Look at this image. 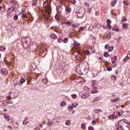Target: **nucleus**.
I'll return each instance as SVG.
<instances>
[{"label": "nucleus", "mask_w": 130, "mask_h": 130, "mask_svg": "<svg viewBox=\"0 0 130 130\" xmlns=\"http://www.w3.org/2000/svg\"><path fill=\"white\" fill-rule=\"evenodd\" d=\"M10 2L12 5H17V2L15 0H10Z\"/></svg>", "instance_id": "nucleus-16"}, {"label": "nucleus", "mask_w": 130, "mask_h": 130, "mask_svg": "<svg viewBox=\"0 0 130 130\" xmlns=\"http://www.w3.org/2000/svg\"><path fill=\"white\" fill-rule=\"evenodd\" d=\"M0 124L1 125V126H2V127L6 126V123L4 121H1V123Z\"/></svg>", "instance_id": "nucleus-20"}, {"label": "nucleus", "mask_w": 130, "mask_h": 130, "mask_svg": "<svg viewBox=\"0 0 130 130\" xmlns=\"http://www.w3.org/2000/svg\"><path fill=\"white\" fill-rule=\"evenodd\" d=\"M96 123V121L95 120H93L92 122V124L94 125Z\"/></svg>", "instance_id": "nucleus-57"}, {"label": "nucleus", "mask_w": 130, "mask_h": 130, "mask_svg": "<svg viewBox=\"0 0 130 130\" xmlns=\"http://www.w3.org/2000/svg\"><path fill=\"white\" fill-rule=\"evenodd\" d=\"M57 41L58 42H59V43H61V42H62L63 41L61 39H58Z\"/></svg>", "instance_id": "nucleus-48"}, {"label": "nucleus", "mask_w": 130, "mask_h": 130, "mask_svg": "<svg viewBox=\"0 0 130 130\" xmlns=\"http://www.w3.org/2000/svg\"><path fill=\"white\" fill-rule=\"evenodd\" d=\"M6 50V47L3 48V46H0V51H5Z\"/></svg>", "instance_id": "nucleus-31"}, {"label": "nucleus", "mask_w": 130, "mask_h": 130, "mask_svg": "<svg viewBox=\"0 0 130 130\" xmlns=\"http://www.w3.org/2000/svg\"><path fill=\"white\" fill-rule=\"evenodd\" d=\"M17 97H18V92L15 90H12L10 93L9 96L7 97V99L8 100H11V99H15Z\"/></svg>", "instance_id": "nucleus-1"}, {"label": "nucleus", "mask_w": 130, "mask_h": 130, "mask_svg": "<svg viewBox=\"0 0 130 130\" xmlns=\"http://www.w3.org/2000/svg\"><path fill=\"white\" fill-rule=\"evenodd\" d=\"M109 119H116V116H115V114L114 113L112 115L109 116Z\"/></svg>", "instance_id": "nucleus-9"}, {"label": "nucleus", "mask_w": 130, "mask_h": 130, "mask_svg": "<svg viewBox=\"0 0 130 130\" xmlns=\"http://www.w3.org/2000/svg\"><path fill=\"white\" fill-rule=\"evenodd\" d=\"M81 128H83V129H85L86 128V124L83 123L81 124Z\"/></svg>", "instance_id": "nucleus-33"}, {"label": "nucleus", "mask_w": 130, "mask_h": 130, "mask_svg": "<svg viewBox=\"0 0 130 130\" xmlns=\"http://www.w3.org/2000/svg\"><path fill=\"white\" fill-rule=\"evenodd\" d=\"M88 13H91V12H92V7L88 9Z\"/></svg>", "instance_id": "nucleus-49"}, {"label": "nucleus", "mask_w": 130, "mask_h": 130, "mask_svg": "<svg viewBox=\"0 0 130 130\" xmlns=\"http://www.w3.org/2000/svg\"><path fill=\"white\" fill-rule=\"evenodd\" d=\"M114 114H115V115H116V114H118V116H120V115L122 114V110H117L116 112H114Z\"/></svg>", "instance_id": "nucleus-3"}, {"label": "nucleus", "mask_w": 130, "mask_h": 130, "mask_svg": "<svg viewBox=\"0 0 130 130\" xmlns=\"http://www.w3.org/2000/svg\"><path fill=\"white\" fill-rule=\"evenodd\" d=\"M96 80H92V83L91 84L92 87H94V86L96 85Z\"/></svg>", "instance_id": "nucleus-25"}, {"label": "nucleus", "mask_w": 130, "mask_h": 130, "mask_svg": "<svg viewBox=\"0 0 130 130\" xmlns=\"http://www.w3.org/2000/svg\"><path fill=\"white\" fill-rule=\"evenodd\" d=\"M26 17H27V15L23 14L21 16V18H23V19H25V18H26Z\"/></svg>", "instance_id": "nucleus-46"}, {"label": "nucleus", "mask_w": 130, "mask_h": 130, "mask_svg": "<svg viewBox=\"0 0 130 130\" xmlns=\"http://www.w3.org/2000/svg\"><path fill=\"white\" fill-rule=\"evenodd\" d=\"M8 128H10V129H12L13 128V127H12L11 126H8Z\"/></svg>", "instance_id": "nucleus-61"}, {"label": "nucleus", "mask_w": 130, "mask_h": 130, "mask_svg": "<svg viewBox=\"0 0 130 130\" xmlns=\"http://www.w3.org/2000/svg\"><path fill=\"white\" fill-rule=\"evenodd\" d=\"M127 56H128L129 57H130V51L128 52Z\"/></svg>", "instance_id": "nucleus-62"}, {"label": "nucleus", "mask_w": 130, "mask_h": 130, "mask_svg": "<svg viewBox=\"0 0 130 130\" xmlns=\"http://www.w3.org/2000/svg\"><path fill=\"white\" fill-rule=\"evenodd\" d=\"M67 26H71L72 25V22H71V21H68L67 22Z\"/></svg>", "instance_id": "nucleus-37"}, {"label": "nucleus", "mask_w": 130, "mask_h": 130, "mask_svg": "<svg viewBox=\"0 0 130 130\" xmlns=\"http://www.w3.org/2000/svg\"><path fill=\"white\" fill-rule=\"evenodd\" d=\"M119 126H118V128H117V130H123V123L119 124Z\"/></svg>", "instance_id": "nucleus-6"}, {"label": "nucleus", "mask_w": 130, "mask_h": 130, "mask_svg": "<svg viewBox=\"0 0 130 130\" xmlns=\"http://www.w3.org/2000/svg\"><path fill=\"white\" fill-rule=\"evenodd\" d=\"M70 123H71V121L70 120H67L66 122L67 125H70Z\"/></svg>", "instance_id": "nucleus-43"}, {"label": "nucleus", "mask_w": 130, "mask_h": 130, "mask_svg": "<svg viewBox=\"0 0 130 130\" xmlns=\"http://www.w3.org/2000/svg\"><path fill=\"white\" fill-rule=\"evenodd\" d=\"M71 3H72V4H73V5H75V4H76V1L73 0Z\"/></svg>", "instance_id": "nucleus-56"}, {"label": "nucleus", "mask_w": 130, "mask_h": 130, "mask_svg": "<svg viewBox=\"0 0 130 130\" xmlns=\"http://www.w3.org/2000/svg\"><path fill=\"white\" fill-rule=\"evenodd\" d=\"M117 1L115 0L112 3V7H114V6H115V5H116V3H117Z\"/></svg>", "instance_id": "nucleus-30"}, {"label": "nucleus", "mask_w": 130, "mask_h": 130, "mask_svg": "<svg viewBox=\"0 0 130 130\" xmlns=\"http://www.w3.org/2000/svg\"><path fill=\"white\" fill-rule=\"evenodd\" d=\"M88 129L89 130H94V127H92V126H89L88 127Z\"/></svg>", "instance_id": "nucleus-51"}, {"label": "nucleus", "mask_w": 130, "mask_h": 130, "mask_svg": "<svg viewBox=\"0 0 130 130\" xmlns=\"http://www.w3.org/2000/svg\"><path fill=\"white\" fill-rule=\"evenodd\" d=\"M105 48L106 49H108V45H106L105 46Z\"/></svg>", "instance_id": "nucleus-58"}, {"label": "nucleus", "mask_w": 130, "mask_h": 130, "mask_svg": "<svg viewBox=\"0 0 130 130\" xmlns=\"http://www.w3.org/2000/svg\"><path fill=\"white\" fill-rule=\"evenodd\" d=\"M76 69L78 72H82V70H81V69L80 68V66H78L76 67Z\"/></svg>", "instance_id": "nucleus-41"}, {"label": "nucleus", "mask_w": 130, "mask_h": 130, "mask_svg": "<svg viewBox=\"0 0 130 130\" xmlns=\"http://www.w3.org/2000/svg\"><path fill=\"white\" fill-rule=\"evenodd\" d=\"M91 52H90V51L88 50H86L85 51V54L86 55H90Z\"/></svg>", "instance_id": "nucleus-28"}, {"label": "nucleus", "mask_w": 130, "mask_h": 130, "mask_svg": "<svg viewBox=\"0 0 130 130\" xmlns=\"http://www.w3.org/2000/svg\"><path fill=\"white\" fill-rule=\"evenodd\" d=\"M29 123V121H28V118L27 117H25V119L23 120V124L24 125H26V124H27V123Z\"/></svg>", "instance_id": "nucleus-7"}, {"label": "nucleus", "mask_w": 130, "mask_h": 130, "mask_svg": "<svg viewBox=\"0 0 130 130\" xmlns=\"http://www.w3.org/2000/svg\"><path fill=\"white\" fill-rule=\"evenodd\" d=\"M94 111L96 112V113H98V112H99V111H101V110H98L97 109H94Z\"/></svg>", "instance_id": "nucleus-53"}, {"label": "nucleus", "mask_w": 130, "mask_h": 130, "mask_svg": "<svg viewBox=\"0 0 130 130\" xmlns=\"http://www.w3.org/2000/svg\"><path fill=\"white\" fill-rule=\"evenodd\" d=\"M25 80L24 79V78H21L20 79L19 82L21 84H24V83H25Z\"/></svg>", "instance_id": "nucleus-22"}, {"label": "nucleus", "mask_w": 130, "mask_h": 130, "mask_svg": "<svg viewBox=\"0 0 130 130\" xmlns=\"http://www.w3.org/2000/svg\"><path fill=\"white\" fill-rule=\"evenodd\" d=\"M4 117L7 121H9L10 119V115H9L8 114H4Z\"/></svg>", "instance_id": "nucleus-5"}, {"label": "nucleus", "mask_w": 130, "mask_h": 130, "mask_svg": "<svg viewBox=\"0 0 130 130\" xmlns=\"http://www.w3.org/2000/svg\"><path fill=\"white\" fill-rule=\"evenodd\" d=\"M126 21H127V19H126V18L124 17L122 18L121 22H126Z\"/></svg>", "instance_id": "nucleus-38"}, {"label": "nucleus", "mask_w": 130, "mask_h": 130, "mask_svg": "<svg viewBox=\"0 0 130 130\" xmlns=\"http://www.w3.org/2000/svg\"><path fill=\"white\" fill-rule=\"evenodd\" d=\"M92 94H97L98 93V90H97V88L94 87L93 89L91 90Z\"/></svg>", "instance_id": "nucleus-10"}, {"label": "nucleus", "mask_w": 130, "mask_h": 130, "mask_svg": "<svg viewBox=\"0 0 130 130\" xmlns=\"http://www.w3.org/2000/svg\"><path fill=\"white\" fill-rule=\"evenodd\" d=\"M31 4L34 7H36L37 6V0H32L31 1Z\"/></svg>", "instance_id": "nucleus-12"}, {"label": "nucleus", "mask_w": 130, "mask_h": 130, "mask_svg": "<svg viewBox=\"0 0 130 130\" xmlns=\"http://www.w3.org/2000/svg\"><path fill=\"white\" fill-rule=\"evenodd\" d=\"M42 81L44 84H47V83H48V81L47 80V79H43Z\"/></svg>", "instance_id": "nucleus-21"}, {"label": "nucleus", "mask_w": 130, "mask_h": 130, "mask_svg": "<svg viewBox=\"0 0 130 130\" xmlns=\"http://www.w3.org/2000/svg\"><path fill=\"white\" fill-rule=\"evenodd\" d=\"M67 103H66V102H61L60 104V106L63 107V106H66Z\"/></svg>", "instance_id": "nucleus-17"}, {"label": "nucleus", "mask_w": 130, "mask_h": 130, "mask_svg": "<svg viewBox=\"0 0 130 130\" xmlns=\"http://www.w3.org/2000/svg\"><path fill=\"white\" fill-rule=\"evenodd\" d=\"M84 5H85V6H87L88 8H89V4H88V3L85 2V3H84Z\"/></svg>", "instance_id": "nucleus-55"}, {"label": "nucleus", "mask_w": 130, "mask_h": 130, "mask_svg": "<svg viewBox=\"0 0 130 130\" xmlns=\"http://www.w3.org/2000/svg\"><path fill=\"white\" fill-rule=\"evenodd\" d=\"M112 30L116 31V32H118L119 31V28L117 27H113Z\"/></svg>", "instance_id": "nucleus-15"}, {"label": "nucleus", "mask_w": 130, "mask_h": 130, "mask_svg": "<svg viewBox=\"0 0 130 130\" xmlns=\"http://www.w3.org/2000/svg\"><path fill=\"white\" fill-rule=\"evenodd\" d=\"M87 28V26H84V27H80L79 29L80 30H85Z\"/></svg>", "instance_id": "nucleus-29"}, {"label": "nucleus", "mask_w": 130, "mask_h": 130, "mask_svg": "<svg viewBox=\"0 0 130 130\" xmlns=\"http://www.w3.org/2000/svg\"><path fill=\"white\" fill-rule=\"evenodd\" d=\"M68 41V40L67 38H65L64 39V40H63V43H67Z\"/></svg>", "instance_id": "nucleus-44"}, {"label": "nucleus", "mask_w": 130, "mask_h": 130, "mask_svg": "<svg viewBox=\"0 0 130 130\" xmlns=\"http://www.w3.org/2000/svg\"><path fill=\"white\" fill-rule=\"evenodd\" d=\"M73 107H72L71 106H68V110L69 111H73Z\"/></svg>", "instance_id": "nucleus-23"}, {"label": "nucleus", "mask_w": 130, "mask_h": 130, "mask_svg": "<svg viewBox=\"0 0 130 130\" xmlns=\"http://www.w3.org/2000/svg\"><path fill=\"white\" fill-rule=\"evenodd\" d=\"M95 15H96V16H98V15H99V12H98V11L96 12H95Z\"/></svg>", "instance_id": "nucleus-63"}, {"label": "nucleus", "mask_w": 130, "mask_h": 130, "mask_svg": "<svg viewBox=\"0 0 130 130\" xmlns=\"http://www.w3.org/2000/svg\"><path fill=\"white\" fill-rule=\"evenodd\" d=\"M107 25H111V20L108 19L107 20Z\"/></svg>", "instance_id": "nucleus-35"}, {"label": "nucleus", "mask_w": 130, "mask_h": 130, "mask_svg": "<svg viewBox=\"0 0 130 130\" xmlns=\"http://www.w3.org/2000/svg\"><path fill=\"white\" fill-rule=\"evenodd\" d=\"M123 4H124V5H126V6H128V5H129L127 1H123Z\"/></svg>", "instance_id": "nucleus-45"}, {"label": "nucleus", "mask_w": 130, "mask_h": 130, "mask_svg": "<svg viewBox=\"0 0 130 130\" xmlns=\"http://www.w3.org/2000/svg\"><path fill=\"white\" fill-rule=\"evenodd\" d=\"M112 50H113V47L112 46L109 48L108 51H109V52H111Z\"/></svg>", "instance_id": "nucleus-34"}, {"label": "nucleus", "mask_w": 130, "mask_h": 130, "mask_svg": "<svg viewBox=\"0 0 130 130\" xmlns=\"http://www.w3.org/2000/svg\"><path fill=\"white\" fill-rule=\"evenodd\" d=\"M128 24L127 23H124L122 27L123 28H124V29H125L126 30H127V28H128Z\"/></svg>", "instance_id": "nucleus-13"}, {"label": "nucleus", "mask_w": 130, "mask_h": 130, "mask_svg": "<svg viewBox=\"0 0 130 130\" xmlns=\"http://www.w3.org/2000/svg\"><path fill=\"white\" fill-rule=\"evenodd\" d=\"M117 60V57L114 56L113 58H112V60Z\"/></svg>", "instance_id": "nucleus-50"}, {"label": "nucleus", "mask_w": 130, "mask_h": 130, "mask_svg": "<svg viewBox=\"0 0 130 130\" xmlns=\"http://www.w3.org/2000/svg\"><path fill=\"white\" fill-rule=\"evenodd\" d=\"M128 59H130V57L127 56L124 59H123L124 61H127Z\"/></svg>", "instance_id": "nucleus-27"}, {"label": "nucleus", "mask_w": 130, "mask_h": 130, "mask_svg": "<svg viewBox=\"0 0 130 130\" xmlns=\"http://www.w3.org/2000/svg\"><path fill=\"white\" fill-rule=\"evenodd\" d=\"M11 11V12H13L14 11V7H11L9 8H8V11L10 12Z\"/></svg>", "instance_id": "nucleus-26"}, {"label": "nucleus", "mask_w": 130, "mask_h": 130, "mask_svg": "<svg viewBox=\"0 0 130 130\" xmlns=\"http://www.w3.org/2000/svg\"><path fill=\"white\" fill-rule=\"evenodd\" d=\"M50 37L51 38V39H56L57 38V37H56V35H55L54 34H51L50 35Z\"/></svg>", "instance_id": "nucleus-11"}, {"label": "nucleus", "mask_w": 130, "mask_h": 130, "mask_svg": "<svg viewBox=\"0 0 130 130\" xmlns=\"http://www.w3.org/2000/svg\"><path fill=\"white\" fill-rule=\"evenodd\" d=\"M81 97L82 98H83V99H86L87 98H88V97H89V94L88 93H84L81 95Z\"/></svg>", "instance_id": "nucleus-8"}, {"label": "nucleus", "mask_w": 130, "mask_h": 130, "mask_svg": "<svg viewBox=\"0 0 130 130\" xmlns=\"http://www.w3.org/2000/svg\"><path fill=\"white\" fill-rule=\"evenodd\" d=\"M121 123H123V126H122L123 127V130H130V125L125 122L124 120H121L119 121V124H121Z\"/></svg>", "instance_id": "nucleus-2"}, {"label": "nucleus", "mask_w": 130, "mask_h": 130, "mask_svg": "<svg viewBox=\"0 0 130 130\" xmlns=\"http://www.w3.org/2000/svg\"><path fill=\"white\" fill-rule=\"evenodd\" d=\"M24 40H26V38L22 39L21 41L22 42V43H24Z\"/></svg>", "instance_id": "nucleus-59"}, {"label": "nucleus", "mask_w": 130, "mask_h": 130, "mask_svg": "<svg viewBox=\"0 0 130 130\" xmlns=\"http://www.w3.org/2000/svg\"><path fill=\"white\" fill-rule=\"evenodd\" d=\"M72 97L73 99H76V98H77V94H72Z\"/></svg>", "instance_id": "nucleus-40"}, {"label": "nucleus", "mask_w": 130, "mask_h": 130, "mask_svg": "<svg viewBox=\"0 0 130 130\" xmlns=\"http://www.w3.org/2000/svg\"><path fill=\"white\" fill-rule=\"evenodd\" d=\"M107 71L109 72H110L111 71H112V68L109 67L107 68Z\"/></svg>", "instance_id": "nucleus-42"}, {"label": "nucleus", "mask_w": 130, "mask_h": 130, "mask_svg": "<svg viewBox=\"0 0 130 130\" xmlns=\"http://www.w3.org/2000/svg\"><path fill=\"white\" fill-rule=\"evenodd\" d=\"M0 105L1 106H5V104H4V102H0Z\"/></svg>", "instance_id": "nucleus-54"}, {"label": "nucleus", "mask_w": 130, "mask_h": 130, "mask_svg": "<svg viewBox=\"0 0 130 130\" xmlns=\"http://www.w3.org/2000/svg\"><path fill=\"white\" fill-rule=\"evenodd\" d=\"M104 56H105V57H108L109 56V53L108 52H105L104 54Z\"/></svg>", "instance_id": "nucleus-18"}, {"label": "nucleus", "mask_w": 130, "mask_h": 130, "mask_svg": "<svg viewBox=\"0 0 130 130\" xmlns=\"http://www.w3.org/2000/svg\"><path fill=\"white\" fill-rule=\"evenodd\" d=\"M13 19L15 21H17V20H18V15H14V16L13 17Z\"/></svg>", "instance_id": "nucleus-36"}, {"label": "nucleus", "mask_w": 130, "mask_h": 130, "mask_svg": "<svg viewBox=\"0 0 130 130\" xmlns=\"http://www.w3.org/2000/svg\"><path fill=\"white\" fill-rule=\"evenodd\" d=\"M74 45H75V46L79 47L80 46V43H77V42H74Z\"/></svg>", "instance_id": "nucleus-32"}, {"label": "nucleus", "mask_w": 130, "mask_h": 130, "mask_svg": "<svg viewBox=\"0 0 130 130\" xmlns=\"http://www.w3.org/2000/svg\"><path fill=\"white\" fill-rule=\"evenodd\" d=\"M73 107H74L75 108H76V107H78L79 104H78V103L77 102H74L72 104Z\"/></svg>", "instance_id": "nucleus-14"}, {"label": "nucleus", "mask_w": 130, "mask_h": 130, "mask_svg": "<svg viewBox=\"0 0 130 130\" xmlns=\"http://www.w3.org/2000/svg\"><path fill=\"white\" fill-rule=\"evenodd\" d=\"M72 27H73V28H77V26H76V25H75V24H73Z\"/></svg>", "instance_id": "nucleus-60"}, {"label": "nucleus", "mask_w": 130, "mask_h": 130, "mask_svg": "<svg viewBox=\"0 0 130 130\" xmlns=\"http://www.w3.org/2000/svg\"><path fill=\"white\" fill-rule=\"evenodd\" d=\"M119 98H117V99H115L114 100H111V102H117V101H118V100H119Z\"/></svg>", "instance_id": "nucleus-24"}, {"label": "nucleus", "mask_w": 130, "mask_h": 130, "mask_svg": "<svg viewBox=\"0 0 130 130\" xmlns=\"http://www.w3.org/2000/svg\"><path fill=\"white\" fill-rule=\"evenodd\" d=\"M98 98L95 99V100H93V103H97V101H98Z\"/></svg>", "instance_id": "nucleus-52"}, {"label": "nucleus", "mask_w": 130, "mask_h": 130, "mask_svg": "<svg viewBox=\"0 0 130 130\" xmlns=\"http://www.w3.org/2000/svg\"><path fill=\"white\" fill-rule=\"evenodd\" d=\"M107 29H109V30H110V29L112 28L111 25L110 24H107Z\"/></svg>", "instance_id": "nucleus-39"}, {"label": "nucleus", "mask_w": 130, "mask_h": 130, "mask_svg": "<svg viewBox=\"0 0 130 130\" xmlns=\"http://www.w3.org/2000/svg\"><path fill=\"white\" fill-rule=\"evenodd\" d=\"M112 80H114V81H116V76H112Z\"/></svg>", "instance_id": "nucleus-47"}, {"label": "nucleus", "mask_w": 130, "mask_h": 130, "mask_svg": "<svg viewBox=\"0 0 130 130\" xmlns=\"http://www.w3.org/2000/svg\"><path fill=\"white\" fill-rule=\"evenodd\" d=\"M48 124H49V125H52V122H49L48 123Z\"/></svg>", "instance_id": "nucleus-64"}, {"label": "nucleus", "mask_w": 130, "mask_h": 130, "mask_svg": "<svg viewBox=\"0 0 130 130\" xmlns=\"http://www.w3.org/2000/svg\"><path fill=\"white\" fill-rule=\"evenodd\" d=\"M1 74L2 75H8V70L5 68L2 69Z\"/></svg>", "instance_id": "nucleus-4"}, {"label": "nucleus", "mask_w": 130, "mask_h": 130, "mask_svg": "<svg viewBox=\"0 0 130 130\" xmlns=\"http://www.w3.org/2000/svg\"><path fill=\"white\" fill-rule=\"evenodd\" d=\"M66 11L67 13H71V8L70 7H68L66 8Z\"/></svg>", "instance_id": "nucleus-19"}]
</instances>
